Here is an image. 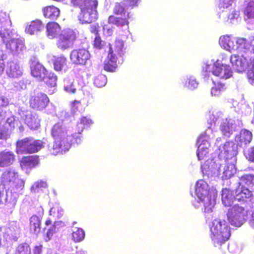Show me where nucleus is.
<instances>
[{"instance_id": "61", "label": "nucleus", "mask_w": 254, "mask_h": 254, "mask_svg": "<svg viewBox=\"0 0 254 254\" xmlns=\"http://www.w3.org/2000/svg\"><path fill=\"white\" fill-rule=\"evenodd\" d=\"M10 160H0V167H4L9 165Z\"/></svg>"}, {"instance_id": "40", "label": "nucleus", "mask_w": 254, "mask_h": 254, "mask_svg": "<svg viewBox=\"0 0 254 254\" xmlns=\"http://www.w3.org/2000/svg\"><path fill=\"white\" fill-rule=\"evenodd\" d=\"M126 6L123 1L116 2L113 8V12L116 15H123L125 14Z\"/></svg>"}, {"instance_id": "20", "label": "nucleus", "mask_w": 254, "mask_h": 254, "mask_svg": "<svg viewBox=\"0 0 254 254\" xmlns=\"http://www.w3.org/2000/svg\"><path fill=\"white\" fill-rule=\"evenodd\" d=\"M31 138H24L16 142V152L18 154H31Z\"/></svg>"}, {"instance_id": "47", "label": "nucleus", "mask_w": 254, "mask_h": 254, "mask_svg": "<svg viewBox=\"0 0 254 254\" xmlns=\"http://www.w3.org/2000/svg\"><path fill=\"white\" fill-rule=\"evenodd\" d=\"M57 232V228L55 222L47 229L46 233L44 236V239L45 242H48L51 240L53 235Z\"/></svg>"}, {"instance_id": "48", "label": "nucleus", "mask_w": 254, "mask_h": 254, "mask_svg": "<svg viewBox=\"0 0 254 254\" xmlns=\"http://www.w3.org/2000/svg\"><path fill=\"white\" fill-rule=\"evenodd\" d=\"M106 45V42L102 40L99 35L95 36L93 42V46L94 48L97 50H101L104 48Z\"/></svg>"}, {"instance_id": "33", "label": "nucleus", "mask_w": 254, "mask_h": 254, "mask_svg": "<svg viewBox=\"0 0 254 254\" xmlns=\"http://www.w3.org/2000/svg\"><path fill=\"white\" fill-rule=\"evenodd\" d=\"M57 77L56 75L52 72L47 71L44 77H42L40 81H43L48 87H54L57 84Z\"/></svg>"}, {"instance_id": "54", "label": "nucleus", "mask_w": 254, "mask_h": 254, "mask_svg": "<svg viewBox=\"0 0 254 254\" xmlns=\"http://www.w3.org/2000/svg\"><path fill=\"white\" fill-rule=\"evenodd\" d=\"M8 128L0 126V139H5L7 137Z\"/></svg>"}, {"instance_id": "46", "label": "nucleus", "mask_w": 254, "mask_h": 254, "mask_svg": "<svg viewBox=\"0 0 254 254\" xmlns=\"http://www.w3.org/2000/svg\"><path fill=\"white\" fill-rule=\"evenodd\" d=\"M244 14L247 16L248 18H254V2L250 0L244 10Z\"/></svg>"}, {"instance_id": "23", "label": "nucleus", "mask_w": 254, "mask_h": 254, "mask_svg": "<svg viewBox=\"0 0 254 254\" xmlns=\"http://www.w3.org/2000/svg\"><path fill=\"white\" fill-rule=\"evenodd\" d=\"M237 142L241 146H245L249 144L253 138L252 133L247 129H242L240 134L236 136Z\"/></svg>"}, {"instance_id": "18", "label": "nucleus", "mask_w": 254, "mask_h": 254, "mask_svg": "<svg viewBox=\"0 0 254 254\" xmlns=\"http://www.w3.org/2000/svg\"><path fill=\"white\" fill-rule=\"evenodd\" d=\"M230 61L234 69L239 72L244 71L248 66V61L244 57L233 55L231 56Z\"/></svg>"}, {"instance_id": "7", "label": "nucleus", "mask_w": 254, "mask_h": 254, "mask_svg": "<svg viewBox=\"0 0 254 254\" xmlns=\"http://www.w3.org/2000/svg\"><path fill=\"white\" fill-rule=\"evenodd\" d=\"M1 183L4 186H9L14 190H21L24 187L23 181L19 178L18 174L14 172L6 171L1 176Z\"/></svg>"}, {"instance_id": "8", "label": "nucleus", "mask_w": 254, "mask_h": 254, "mask_svg": "<svg viewBox=\"0 0 254 254\" xmlns=\"http://www.w3.org/2000/svg\"><path fill=\"white\" fill-rule=\"evenodd\" d=\"M98 1L91 4L90 5L80 9L78 19L82 24H88L94 22L98 19L97 8Z\"/></svg>"}, {"instance_id": "10", "label": "nucleus", "mask_w": 254, "mask_h": 254, "mask_svg": "<svg viewBox=\"0 0 254 254\" xmlns=\"http://www.w3.org/2000/svg\"><path fill=\"white\" fill-rule=\"evenodd\" d=\"M50 99L47 95L43 92L35 93L29 98L30 107L37 111H42L49 105Z\"/></svg>"}, {"instance_id": "37", "label": "nucleus", "mask_w": 254, "mask_h": 254, "mask_svg": "<svg viewBox=\"0 0 254 254\" xmlns=\"http://www.w3.org/2000/svg\"><path fill=\"white\" fill-rule=\"evenodd\" d=\"M219 43L220 45L224 49L229 50L233 48L234 42L230 36L226 35L221 36L219 38Z\"/></svg>"}, {"instance_id": "3", "label": "nucleus", "mask_w": 254, "mask_h": 254, "mask_svg": "<svg viewBox=\"0 0 254 254\" xmlns=\"http://www.w3.org/2000/svg\"><path fill=\"white\" fill-rule=\"evenodd\" d=\"M51 135L54 140V144L51 154L56 155L62 153L65 144H68L67 132L63 125L60 123L55 124L51 129Z\"/></svg>"}, {"instance_id": "14", "label": "nucleus", "mask_w": 254, "mask_h": 254, "mask_svg": "<svg viewBox=\"0 0 254 254\" xmlns=\"http://www.w3.org/2000/svg\"><path fill=\"white\" fill-rule=\"evenodd\" d=\"M209 137L205 133L201 134L198 139V142L200 143L198 146L197 155L198 159H202L206 157L209 152V148L210 146Z\"/></svg>"}, {"instance_id": "35", "label": "nucleus", "mask_w": 254, "mask_h": 254, "mask_svg": "<svg viewBox=\"0 0 254 254\" xmlns=\"http://www.w3.org/2000/svg\"><path fill=\"white\" fill-rule=\"evenodd\" d=\"M81 133H79V129L78 133H74L71 135H68L67 137L68 144H65L64 150H68L70 147L71 144L80 143L81 140L80 134Z\"/></svg>"}, {"instance_id": "53", "label": "nucleus", "mask_w": 254, "mask_h": 254, "mask_svg": "<svg viewBox=\"0 0 254 254\" xmlns=\"http://www.w3.org/2000/svg\"><path fill=\"white\" fill-rule=\"evenodd\" d=\"M0 156L1 159H13L14 155L10 151H2L0 153Z\"/></svg>"}, {"instance_id": "51", "label": "nucleus", "mask_w": 254, "mask_h": 254, "mask_svg": "<svg viewBox=\"0 0 254 254\" xmlns=\"http://www.w3.org/2000/svg\"><path fill=\"white\" fill-rule=\"evenodd\" d=\"M17 253L18 254H30V249L27 246L21 244L17 247Z\"/></svg>"}, {"instance_id": "62", "label": "nucleus", "mask_w": 254, "mask_h": 254, "mask_svg": "<svg viewBox=\"0 0 254 254\" xmlns=\"http://www.w3.org/2000/svg\"><path fill=\"white\" fill-rule=\"evenodd\" d=\"M42 246L40 245L35 246L34 249V253L35 254H40L42 252Z\"/></svg>"}, {"instance_id": "12", "label": "nucleus", "mask_w": 254, "mask_h": 254, "mask_svg": "<svg viewBox=\"0 0 254 254\" xmlns=\"http://www.w3.org/2000/svg\"><path fill=\"white\" fill-rule=\"evenodd\" d=\"M216 153L220 159H232L238 153L237 145L232 141H226L222 146H219Z\"/></svg>"}, {"instance_id": "42", "label": "nucleus", "mask_w": 254, "mask_h": 254, "mask_svg": "<svg viewBox=\"0 0 254 254\" xmlns=\"http://www.w3.org/2000/svg\"><path fill=\"white\" fill-rule=\"evenodd\" d=\"M31 153L37 152L43 147V142L40 140L31 138Z\"/></svg>"}, {"instance_id": "43", "label": "nucleus", "mask_w": 254, "mask_h": 254, "mask_svg": "<svg viewBox=\"0 0 254 254\" xmlns=\"http://www.w3.org/2000/svg\"><path fill=\"white\" fill-rule=\"evenodd\" d=\"M72 237L75 242H79L84 239V231L81 228H77L76 231L72 232Z\"/></svg>"}, {"instance_id": "36", "label": "nucleus", "mask_w": 254, "mask_h": 254, "mask_svg": "<svg viewBox=\"0 0 254 254\" xmlns=\"http://www.w3.org/2000/svg\"><path fill=\"white\" fill-rule=\"evenodd\" d=\"M98 1L97 0H70L72 7L81 9L85 8L91 4Z\"/></svg>"}, {"instance_id": "2", "label": "nucleus", "mask_w": 254, "mask_h": 254, "mask_svg": "<svg viewBox=\"0 0 254 254\" xmlns=\"http://www.w3.org/2000/svg\"><path fill=\"white\" fill-rule=\"evenodd\" d=\"M195 194L204 207L205 212L212 211L215 204V195L209 189L207 183L203 180H198L196 183Z\"/></svg>"}, {"instance_id": "38", "label": "nucleus", "mask_w": 254, "mask_h": 254, "mask_svg": "<svg viewBox=\"0 0 254 254\" xmlns=\"http://www.w3.org/2000/svg\"><path fill=\"white\" fill-rule=\"evenodd\" d=\"M63 209L59 204L54 205L49 211L50 215L55 219L61 217L63 215Z\"/></svg>"}, {"instance_id": "56", "label": "nucleus", "mask_w": 254, "mask_h": 254, "mask_svg": "<svg viewBox=\"0 0 254 254\" xmlns=\"http://www.w3.org/2000/svg\"><path fill=\"white\" fill-rule=\"evenodd\" d=\"M64 89L68 93H75L76 89L73 87V83L67 82L64 85Z\"/></svg>"}, {"instance_id": "52", "label": "nucleus", "mask_w": 254, "mask_h": 254, "mask_svg": "<svg viewBox=\"0 0 254 254\" xmlns=\"http://www.w3.org/2000/svg\"><path fill=\"white\" fill-rule=\"evenodd\" d=\"M140 0H123L125 3L127 9H132L135 6L138 5V3Z\"/></svg>"}, {"instance_id": "15", "label": "nucleus", "mask_w": 254, "mask_h": 254, "mask_svg": "<svg viewBox=\"0 0 254 254\" xmlns=\"http://www.w3.org/2000/svg\"><path fill=\"white\" fill-rule=\"evenodd\" d=\"M212 72L221 79H227L232 76V70L229 65L220 64L217 62L215 64Z\"/></svg>"}, {"instance_id": "9", "label": "nucleus", "mask_w": 254, "mask_h": 254, "mask_svg": "<svg viewBox=\"0 0 254 254\" xmlns=\"http://www.w3.org/2000/svg\"><path fill=\"white\" fill-rule=\"evenodd\" d=\"M0 37L5 43L6 49L13 54H19L25 48L24 42L19 38L8 40L9 34L8 31L6 32L5 30H0Z\"/></svg>"}, {"instance_id": "13", "label": "nucleus", "mask_w": 254, "mask_h": 254, "mask_svg": "<svg viewBox=\"0 0 254 254\" xmlns=\"http://www.w3.org/2000/svg\"><path fill=\"white\" fill-rule=\"evenodd\" d=\"M90 58L89 51L85 49H78L72 50L70 54L71 62L75 64H85Z\"/></svg>"}, {"instance_id": "25", "label": "nucleus", "mask_w": 254, "mask_h": 254, "mask_svg": "<svg viewBox=\"0 0 254 254\" xmlns=\"http://www.w3.org/2000/svg\"><path fill=\"white\" fill-rule=\"evenodd\" d=\"M235 200L238 201H246V199L251 195V192L248 188L245 186H240L234 190Z\"/></svg>"}, {"instance_id": "22", "label": "nucleus", "mask_w": 254, "mask_h": 254, "mask_svg": "<svg viewBox=\"0 0 254 254\" xmlns=\"http://www.w3.org/2000/svg\"><path fill=\"white\" fill-rule=\"evenodd\" d=\"M129 18V13H127L126 16L117 17L112 15L109 16L108 22L110 24L115 25L118 27H123L129 25L128 18Z\"/></svg>"}, {"instance_id": "17", "label": "nucleus", "mask_w": 254, "mask_h": 254, "mask_svg": "<svg viewBox=\"0 0 254 254\" xmlns=\"http://www.w3.org/2000/svg\"><path fill=\"white\" fill-rule=\"evenodd\" d=\"M6 72L7 76L11 78H18L23 74L22 67L18 63L14 61L7 63Z\"/></svg>"}, {"instance_id": "4", "label": "nucleus", "mask_w": 254, "mask_h": 254, "mask_svg": "<svg viewBox=\"0 0 254 254\" xmlns=\"http://www.w3.org/2000/svg\"><path fill=\"white\" fill-rule=\"evenodd\" d=\"M76 38V33L73 30L64 29L56 38V45L59 49L64 51L72 47Z\"/></svg>"}, {"instance_id": "29", "label": "nucleus", "mask_w": 254, "mask_h": 254, "mask_svg": "<svg viewBox=\"0 0 254 254\" xmlns=\"http://www.w3.org/2000/svg\"><path fill=\"white\" fill-rule=\"evenodd\" d=\"M221 195L222 202L226 206H231L233 202V199H235L234 190L232 191L227 188L222 190Z\"/></svg>"}, {"instance_id": "31", "label": "nucleus", "mask_w": 254, "mask_h": 254, "mask_svg": "<svg viewBox=\"0 0 254 254\" xmlns=\"http://www.w3.org/2000/svg\"><path fill=\"white\" fill-rule=\"evenodd\" d=\"M239 185L242 186L247 187V188L254 190V175L245 174L239 178Z\"/></svg>"}, {"instance_id": "55", "label": "nucleus", "mask_w": 254, "mask_h": 254, "mask_svg": "<svg viewBox=\"0 0 254 254\" xmlns=\"http://www.w3.org/2000/svg\"><path fill=\"white\" fill-rule=\"evenodd\" d=\"M233 2V0H220L219 6L220 8H227L230 6Z\"/></svg>"}, {"instance_id": "41", "label": "nucleus", "mask_w": 254, "mask_h": 254, "mask_svg": "<svg viewBox=\"0 0 254 254\" xmlns=\"http://www.w3.org/2000/svg\"><path fill=\"white\" fill-rule=\"evenodd\" d=\"M250 67L247 73V77L250 84L254 86V58L251 59Z\"/></svg>"}, {"instance_id": "63", "label": "nucleus", "mask_w": 254, "mask_h": 254, "mask_svg": "<svg viewBox=\"0 0 254 254\" xmlns=\"http://www.w3.org/2000/svg\"><path fill=\"white\" fill-rule=\"evenodd\" d=\"M7 201H8L9 202H15L16 200V197H12L11 192H10V194L7 193Z\"/></svg>"}, {"instance_id": "24", "label": "nucleus", "mask_w": 254, "mask_h": 254, "mask_svg": "<svg viewBox=\"0 0 254 254\" xmlns=\"http://www.w3.org/2000/svg\"><path fill=\"white\" fill-rule=\"evenodd\" d=\"M47 35L50 39L57 38L59 33L61 32V27L56 22H49L46 24Z\"/></svg>"}, {"instance_id": "27", "label": "nucleus", "mask_w": 254, "mask_h": 254, "mask_svg": "<svg viewBox=\"0 0 254 254\" xmlns=\"http://www.w3.org/2000/svg\"><path fill=\"white\" fill-rule=\"evenodd\" d=\"M44 28V24L42 21L39 19H35L30 22L26 26L25 32L30 35L40 32Z\"/></svg>"}, {"instance_id": "44", "label": "nucleus", "mask_w": 254, "mask_h": 254, "mask_svg": "<svg viewBox=\"0 0 254 254\" xmlns=\"http://www.w3.org/2000/svg\"><path fill=\"white\" fill-rule=\"evenodd\" d=\"M38 163V160H21L20 163L21 167L26 170L35 167Z\"/></svg>"}, {"instance_id": "28", "label": "nucleus", "mask_w": 254, "mask_h": 254, "mask_svg": "<svg viewBox=\"0 0 254 254\" xmlns=\"http://www.w3.org/2000/svg\"><path fill=\"white\" fill-rule=\"evenodd\" d=\"M41 220L36 215H32L29 219V229L31 233L38 234L41 231Z\"/></svg>"}, {"instance_id": "16", "label": "nucleus", "mask_w": 254, "mask_h": 254, "mask_svg": "<svg viewBox=\"0 0 254 254\" xmlns=\"http://www.w3.org/2000/svg\"><path fill=\"white\" fill-rule=\"evenodd\" d=\"M30 67L32 76L39 81L48 71L42 64L36 61H32Z\"/></svg>"}, {"instance_id": "64", "label": "nucleus", "mask_w": 254, "mask_h": 254, "mask_svg": "<svg viewBox=\"0 0 254 254\" xmlns=\"http://www.w3.org/2000/svg\"><path fill=\"white\" fill-rule=\"evenodd\" d=\"M8 16L7 15H7L4 13H0V21H5L6 19L8 20Z\"/></svg>"}, {"instance_id": "5", "label": "nucleus", "mask_w": 254, "mask_h": 254, "mask_svg": "<svg viewBox=\"0 0 254 254\" xmlns=\"http://www.w3.org/2000/svg\"><path fill=\"white\" fill-rule=\"evenodd\" d=\"M114 48L110 47L107 59L104 64V69L109 72H114L117 68V60L116 55L122 54L124 46L123 42L121 41H116Z\"/></svg>"}, {"instance_id": "11", "label": "nucleus", "mask_w": 254, "mask_h": 254, "mask_svg": "<svg viewBox=\"0 0 254 254\" xmlns=\"http://www.w3.org/2000/svg\"><path fill=\"white\" fill-rule=\"evenodd\" d=\"M18 114L30 129L36 130L40 127L41 119L36 113L30 110L20 109Z\"/></svg>"}, {"instance_id": "32", "label": "nucleus", "mask_w": 254, "mask_h": 254, "mask_svg": "<svg viewBox=\"0 0 254 254\" xmlns=\"http://www.w3.org/2000/svg\"><path fill=\"white\" fill-rule=\"evenodd\" d=\"M233 126V123L226 119L222 122L220 128L224 135L229 137L234 131Z\"/></svg>"}, {"instance_id": "39", "label": "nucleus", "mask_w": 254, "mask_h": 254, "mask_svg": "<svg viewBox=\"0 0 254 254\" xmlns=\"http://www.w3.org/2000/svg\"><path fill=\"white\" fill-rule=\"evenodd\" d=\"M92 124V121L91 119L86 117H82L80 119L79 122L77 124V127L79 129V133H81L85 127H89Z\"/></svg>"}, {"instance_id": "45", "label": "nucleus", "mask_w": 254, "mask_h": 254, "mask_svg": "<svg viewBox=\"0 0 254 254\" xmlns=\"http://www.w3.org/2000/svg\"><path fill=\"white\" fill-rule=\"evenodd\" d=\"M107 83L106 76L102 74L97 75L94 80V84L97 87H102Z\"/></svg>"}, {"instance_id": "26", "label": "nucleus", "mask_w": 254, "mask_h": 254, "mask_svg": "<svg viewBox=\"0 0 254 254\" xmlns=\"http://www.w3.org/2000/svg\"><path fill=\"white\" fill-rule=\"evenodd\" d=\"M238 48L254 54V40H247L244 38H239L236 41Z\"/></svg>"}, {"instance_id": "19", "label": "nucleus", "mask_w": 254, "mask_h": 254, "mask_svg": "<svg viewBox=\"0 0 254 254\" xmlns=\"http://www.w3.org/2000/svg\"><path fill=\"white\" fill-rule=\"evenodd\" d=\"M52 62L54 69L57 71H65L68 68L67 60L63 55L54 56Z\"/></svg>"}, {"instance_id": "59", "label": "nucleus", "mask_w": 254, "mask_h": 254, "mask_svg": "<svg viewBox=\"0 0 254 254\" xmlns=\"http://www.w3.org/2000/svg\"><path fill=\"white\" fill-rule=\"evenodd\" d=\"M80 104L81 102L80 101L74 100L71 102V108L74 110H77L78 109V107Z\"/></svg>"}, {"instance_id": "49", "label": "nucleus", "mask_w": 254, "mask_h": 254, "mask_svg": "<svg viewBox=\"0 0 254 254\" xmlns=\"http://www.w3.org/2000/svg\"><path fill=\"white\" fill-rule=\"evenodd\" d=\"M224 89V84L218 83L211 88V93L213 96H218Z\"/></svg>"}, {"instance_id": "58", "label": "nucleus", "mask_w": 254, "mask_h": 254, "mask_svg": "<svg viewBox=\"0 0 254 254\" xmlns=\"http://www.w3.org/2000/svg\"><path fill=\"white\" fill-rule=\"evenodd\" d=\"M46 185V182L42 181H38V182H35L33 186V188H34L36 189L39 188H42V187H44Z\"/></svg>"}, {"instance_id": "6", "label": "nucleus", "mask_w": 254, "mask_h": 254, "mask_svg": "<svg viewBox=\"0 0 254 254\" xmlns=\"http://www.w3.org/2000/svg\"><path fill=\"white\" fill-rule=\"evenodd\" d=\"M247 214V211L244 207L235 204L228 209L227 219L232 225L240 227L244 223Z\"/></svg>"}, {"instance_id": "50", "label": "nucleus", "mask_w": 254, "mask_h": 254, "mask_svg": "<svg viewBox=\"0 0 254 254\" xmlns=\"http://www.w3.org/2000/svg\"><path fill=\"white\" fill-rule=\"evenodd\" d=\"M198 83L196 80L191 78H188L185 84V86L189 89H193L197 87Z\"/></svg>"}, {"instance_id": "34", "label": "nucleus", "mask_w": 254, "mask_h": 254, "mask_svg": "<svg viewBox=\"0 0 254 254\" xmlns=\"http://www.w3.org/2000/svg\"><path fill=\"white\" fill-rule=\"evenodd\" d=\"M236 168L234 163H228L225 165L224 168L223 180H227L230 178L236 173Z\"/></svg>"}, {"instance_id": "30", "label": "nucleus", "mask_w": 254, "mask_h": 254, "mask_svg": "<svg viewBox=\"0 0 254 254\" xmlns=\"http://www.w3.org/2000/svg\"><path fill=\"white\" fill-rule=\"evenodd\" d=\"M6 123L9 126L8 130H12L17 128L20 132H22L24 130V127L21 121L14 116L8 117L6 120Z\"/></svg>"}, {"instance_id": "1", "label": "nucleus", "mask_w": 254, "mask_h": 254, "mask_svg": "<svg viewBox=\"0 0 254 254\" xmlns=\"http://www.w3.org/2000/svg\"><path fill=\"white\" fill-rule=\"evenodd\" d=\"M210 237L214 246L220 249L231 236V229L225 220L215 219L209 226Z\"/></svg>"}, {"instance_id": "57", "label": "nucleus", "mask_w": 254, "mask_h": 254, "mask_svg": "<svg viewBox=\"0 0 254 254\" xmlns=\"http://www.w3.org/2000/svg\"><path fill=\"white\" fill-rule=\"evenodd\" d=\"M99 27L98 24L91 25L89 28L90 31L92 33L95 34L96 36L99 35Z\"/></svg>"}, {"instance_id": "60", "label": "nucleus", "mask_w": 254, "mask_h": 254, "mask_svg": "<svg viewBox=\"0 0 254 254\" xmlns=\"http://www.w3.org/2000/svg\"><path fill=\"white\" fill-rule=\"evenodd\" d=\"M246 157L248 159H254V146L248 151Z\"/></svg>"}, {"instance_id": "21", "label": "nucleus", "mask_w": 254, "mask_h": 254, "mask_svg": "<svg viewBox=\"0 0 254 254\" xmlns=\"http://www.w3.org/2000/svg\"><path fill=\"white\" fill-rule=\"evenodd\" d=\"M42 12L43 16L46 18L56 20L60 15V10L58 7L51 5L44 7L42 9Z\"/></svg>"}]
</instances>
